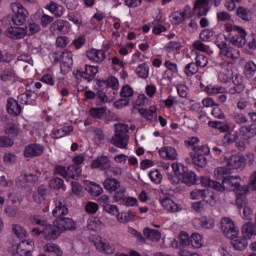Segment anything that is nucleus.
I'll return each mask as SVG.
<instances>
[{"label":"nucleus","mask_w":256,"mask_h":256,"mask_svg":"<svg viewBox=\"0 0 256 256\" xmlns=\"http://www.w3.org/2000/svg\"><path fill=\"white\" fill-rule=\"evenodd\" d=\"M225 29L227 33H229V35L225 37V41H229L234 47H245V44L247 43V40L245 39V37H247V31H245V29L231 24H226Z\"/></svg>","instance_id":"nucleus-1"},{"label":"nucleus","mask_w":256,"mask_h":256,"mask_svg":"<svg viewBox=\"0 0 256 256\" xmlns=\"http://www.w3.org/2000/svg\"><path fill=\"white\" fill-rule=\"evenodd\" d=\"M103 209L104 211H106V213H109L110 215H115L119 223H129V221H133V219H135V212L128 211L119 214V209L116 205L103 204Z\"/></svg>","instance_id":"nucleus-2"},{"label":"nucleus","mask_w":256,"mask_h":256,"mask_svg":"<svg viewBox=\"0 0 256 256\" xmlns=\"http://www.w3.org/2000/svg\"><path fill=\"white\" fill-rule=\"evenodd\" d=\"M12 11L14 15L11 17L12 22L17 27L25 25L27 23V18L29 17V12L20 3L12 4Z\"/></svg>","instance_id":"nucleus-3"},{"label":"nucleus","mask_w":256,"mask_h":256,"mask_svg":"<svg viewBox=\"0 0 256 256\" xmlns=\"http://www.w3.org/2000/svg\"><path fill=\"white\" fill-rule=\"evenodd\" d=\"M33 201L37 203V205H43V207H49V188L45 185L38 186L37 190L32 194Z\"/></svg>","instance_id":"nucleus-4"},{"label":"nucleus","mask_w":256,"mask_h":256,"mask_svg":"<svg viewBox=\"0 0 256 256\" xmlns=\"http://www.w3.org/2000/svg\"><path fill=\"white\" fill-rule=\"evenodd\" d=\"M182 177V183L191 187V185H199V178H197V174L195 172L189 170L188 167L182 166V171L180 172Z\"/></svg>","instance_id":"nucleus-5"},{"label":"nucleus","mask_w":256,"mask_h":256,"mask_svg":"<svg viewBox=\"0 0 256 256\" xmlns=\"http://www.w3.org/2000/svg\"><path fill=\"white\" fill-rule=\"evenodd\" d=\"M61 233H63V230L59 226V220H55L54 225H49L44 229V237L48 241H54V239L59 238Z\"/></svg>","instance_id":"nucleus-6"},{"label":"nucleus","mask_w":256,"mask_h":256,"mask_svg":"<svg viewBox=\"0 0 256 256\" xmlns=\"http://www.w3.org/2000/svg\"><path fill=\"white\" fill-rule=\"evenodd\" d=\"M246 163L247 159H245L244 156L232 155L227 161V166L230 169H235L236 171H243L245 169Z\"/></svg>","instance_id":"nucleus-7"},{"label":"nucleus","mask_w":256,"mask_h":256,"mask_svg":"<svg viewBox=\"0 0 256 256\" xmlns=\"http://www.w3.org/2000/svg\"><path fill=\"white\" fill-rule=\"evenodd\" d=\"M221 229L227 239L235 237V235H239V230L235 229V222H233L231 219H224L221 222Z\"/></svg>","instance_id":"nucleus-8"},{"label":"nucleus","mask_w":256,"mask_h":256,"mask_svg":"<svg viewBox=\"0 0 256 256\" xmlns=\"http://www.w3.org/2000/svg\"><path fill=\"white\" fill-rule=\"evenodd\" d=\"M50 32L53 37H60L66 35L67 27H65L64 20H56L50 25Z\"/></svg>","instance_id":"nucleus-9"},{"label":"nucleus","mask_w":256,"mask_h":256,"mask_svg":"<svg viewBox=\"0 0 256 256\" xmlns=\"http://www.w3.org/2000/svg\"><path fill=\"white\" fill-rule=\"evenodd\" d=\"M111 143L120 149H127L129 145V134L115 133L111 139Z\"/></svg>","instance_id":"nucleus-10"},{"label":"nucleus","mask_w":256,"mask_h":256,"mask_svg":"<svg viewBox=\"0 0 256 256\" xmlns=\"http://www.w3.org/2000/svg\"><path fill=\"white\" fill-rule=\"evenodd\" d=\"M92 169H101V171H107L111 169V160L108 156H98L91 164Z\"/></svg>","instance_id":"nucleus-11"},{"label":"nucleus","mask_w":256,"mask_h":256,"mask_svg":"<svg viewBox=\"0 0 256 256\" xmlns=\"http://www.w3.org/2000/svg\"><path fill=\"white\" fill-rule=\"evenodd\" d=\"M6 35L10 39H23L24 37L27 36V29L23 27H17V26L9 27L6 30Z\"/></svg>","instance_id":"nucleus-12"},{"label":"nucleus","mask_w":256,"mask_h":256,"mask_svg":"<svg viewBox=\"0 0 256 256\" xmlns=\"http://www.w3.org/2000/svg\"><path fill=\"white\" fill-rule=\"evenodd\" d=\"M239 235V234H238ZM238 235H234L230 238L231 240V245L236 249V251H243L247 249V246L249 243L247 242V237H239Z\"/></svg>","instance_id":"nucleus-13"},{"label":"nucleus","mask_w":256,"mask_h":256,"mask_svg":"<svg viewBox=\"0 0 256 256\" xmlns=\"http://www.w3.org/2000/svg\"><path fill=\"white\" fill-rule=\"evenodd\" d=\"M44 148L39 144H30L25 148V157H39L43 155Z\"/></svg>","instance_id":"nucleus-14"},{"label":"nucleus","mask_w":256,"mask_h":256,"mask_svg":"<svg viewBox=\"0 0 256 256\" xmlns=\"http://www.w3.org/2000/svg\"><path fill=\"white\" fill-rule=\"evenodd\" d=\"M58 225L64 233V231H75L77 229V223L71 218L63 217L58 220Z\"/></svg>","instance_id":"nucleus-15"},{"label":"nucleus","mask_w":256,"mask_h":256,"mask_svg":"<svg viewBox=\"0 0 256 256\" xmlns=\"http://www.w3.org/2000/svg\"><path fill=\"white\" fill-rule=\"evenodd\" d=\"M7 111L9 115H14V117H17V115H21L22 108L17 100L9 98L7 100Z\"/></svg>","instance_id":"nucleus-16"},{"label":"nucleus","mask_w":256,"mask_h":256,"mask_svg":"<svg viewBox=\"0 0 256 256\" xmlns=\"http://www.w3.org/2000/svg\"><path fill=\"white\" fill-rule=\"evenodd\" d=\"M96 83L98 87H103L104 85L105 87H111L113 91H117V89H119V80L114 76H111L106 80L97 79Z\"/></svg>","instance_id":"nucleus-17"},{"label":"nucleus","mask_w":256,"mask_h":256,"mask_svg":"<svg viewBox=\"0 0 256 256\" xmlns=\"http://www.w3.org/2000/svg\"><path fill=\"white\" fill-rule=\"evenodd\" d=\"M86 55L90 61H95L96 63H103V61H105V57H106L105 51L96 50V49L87 51Z\"/></svg>","instance_id":"nucleus-18"},{"label":"nucleus","mask_w":256,"mask_h":256,"mask_svg":"<svg viewBox=\"0 0 256 256\" xmlns=\"http://www.w3.org/2000/svg\"><path fill=\"white\" fill-rule=\"evenodd\" d=\"M190 157L192 159V163L197 165V167H207V157H205L203 153L191 152Z\"/></svg>","instance_id":"nucleus-19"},{"label":"nucleus","mask_w":256,"mask_h":256,"mask_svg":"<svg viewBox=\"0 0 256 256\" xmlns=\"http://www.w3.org/2000/svg\"><path fill=\"white\" fill-rule=\"evenodd\" d=\"M67 179L77 180L81 177V167L77 166V164H72L67 167L66 170Z\"/></svg>","instance_id":"nucleus-20"},{"label":"nucleus","mask_w":256,"mask_h":256,"mask_svg":"<svg viewBox=\"0 0 256 256\" xmlns=\"http://www.w3.org/2000/svg\"><path fill=\"white\" fill-rule=\"evenodd\" d=\"M119 187H121V182L115 178H107L104 181V188L106 191H109V193L117 191Z\"/></svg>","instance_id":"nucleus-21"},{"label":"nucleus","mask_w":256,"mask_h":256,"mask_svg":"<svg viewBox=\"0 0 256 256\" xmlns=\"http://www.w3.org/2000/svg\"><path fill=\"white\" fill-rule=\"evenodd\" d=\"M143 234L145 235V237H147V239H150V241H154L155 243L161 241V232H159V230L145 228L143 230Z\"/></svg>","instance_id":"nucleus-22"},{"label":"nucleus","mask_w":256,"mask_h":256,"mask_svg":"<svg viewBox=\"0 0 256 256\" xmlns=\"http://www.w3.org/2000/svg\"><path fill=\"white\" fill-rule=\"evenodd\" d=\"M69 214V209L67 206L63 205V203L59 202L58 205H56V208L52 211L53 217H57L56 221H59V219L63 218L64 215Z\"/></svg>","instance_id":"nucleus-23"},{"label":"nucleus","mask_w":256,"mask_h":256,"mask_svg":"<svg viewBox=\"0 0 256 256\" xmlns=\"http://www.w3.org/2000/svg\"><path fill=\"white\" fill-rule=\"evenodd\" d=\"M209 5V2L207 0H197L194 4V11H197L198 9V17H203V15H207V10L206 7Z\"/></svg>","instance_id":"nucleus-24"},{"label":"nucleus","mask_w":256,"mask_h":256,"mask_svg":"<svg viewBox=\"0 0 256 256\" xmlns=\"http://www.w3.org/2000/svg\"><path fill=\"white\" fill-rule=\"evenodd\" d=\"M242 234L244 237H251L256 235V224L253 222H247L242 226Z\"/></svg>","instance_id":"nucleus-25"},{"label":"nucleus","mask_w":256,"mask_h":256,"mask_svg":"<svg viewBox=\"0 0 256 256\" xmlns=\"http://www.w3.org/2000/svg\"><path fill=\"white\" fill-rule=\"evenodd\" d=\"M222 185L224 187V191H234L237 181H234L233 176H225L222 179Z\"/></svg>","instance_id":"nucleus-26"},{"label":"nucleus","mask_w":256,"mask_h":256,"mask_svg":"<svg viewBox=\"0 0 256 256\" xmlns=\"http://www.w3.org/2000/svg\"><path fill=\"white\" fill-rule=\"evenodd\" d=\"M244 73L247 79H253L256 73V64L253 61H249L246 63L244 68Z\"/></svg>","instance_id":"nucleus-27"},{"label":"nucleus","mask_w":256,"mask_h":256,"mask_svg":"<svg viewBox=\"0 0 256 256\" xmlns=\"http://www.w3.org/2000/svg\"><path fill=\"white\" fill-rule=\"evenodd\" d=\"M46 9H48V11H51V13L55 14V17L63 16V6L55 2H50V4L46 6Z\"/></svg>","instance_id":"nucleus-28"},{"label":"nucleus","mask_w":256,"mask_h":256,"mask_svg":"<svg viewBox=\"0 0 256 256\" xmlns=\"http://www.w3.org/2000/svg\"><path fill=\"white\" fill-rule=\"evenodd\" d=\"M44 251H47L48 253H53V255L56 256H63V250L59 247L57 244L48 243L44 246Z\"/></svg>","instance_id":"nucleus-29"},{"label":"nucleus","mask_w":256,"mask_h":256,"mask_svg":"<svg viewBox=\"0 0 256 256\" xmlns=\"http://www.w3.org/2000/svg\"><path fill=\"white\" fill-rule=\"evenodd\" d=\"M249 185H241L239 182H236L233 192L236 194V197H243L249 193Z\"/></svg>","instance_id":"nucleus-30"},{"label":"nucleus","mask_w":256,"mask_h":256,"mask_svg":"<svg viewBox=\"0 0 256 256\" xmlns=\"http://www.w3.org/2000/svg\"><path fill=\"white\" fill-rule=\"evenodd\" d=\"M236 13L238 15V17H240V19H242L243 21H251V14H250V11L243 7V6H240L236 9Z\"/></svg>","instance_id":"nucleus-31"},{"label":"nucleus","mask_w":256,"mask_h":256,"mask_svg":"<svg viewBox=\"0 0 256 256\" xmlns=\"http://www.w3.org/2000/svg\"><path fill=\"white\" fill-rule=\"evenodd\" d=\"M208 125L209 127H212V129H219L222 133H227V131H229V125L221 121H209Z\"/></svg>","instance_id":"nucleus-32"},{"label":"nucleus","mask_w":256,"mask_h":256,"mask_svg":"<svg viewBox=\"0 0 256 256\" xmlns=\"http://www.w3.org/2000/svg\"><path fill=\"white\" fill-rule=\"evenodd\" d=\"M199 71V65L197 62H190L185 66L184 73L187 77H191V75H195Z\"/></svg>","instance_id":"nucleus-33"},{"label":"nucleus","mask_w":256,"mask_h":256,"mask_svg":"<svg viewBox=\"0 0 256 256\" xmlns=\"http://www.w3.org/2000/svg\"><path fill=\"white\" fill-rule=\"evenodd\" d=\"M16 253L19 256L31 255V248L25 246V241H21L16 247Z\"/></svg>","instance_id":"nucleus-34"},{"label":"nucleus","mask_w":256,"mask_h":256,"mask_svg":"<svg viewBox=\"0 0 256 256\" xmlns=\"http://www.w3.org/2000/svg\"><path fill=\"white\" fill-rule=\"evenodd\" d=\"M240 133H242L243 135H247V133H249V135L247 136L248 139H251V137H255V135H256V125L251 124L249 126H242L240 128Z\"/></svg>","instance_id":"nucleus-35"},{"label":"nucleus","mask_w":256,"mask_h":256,"mask_svg":"<svg viewBox=\"0 0 256 256\" xmlns=\"http://www.w3.org/2000/svg\"><path fill=\"white\" fill-rule=\"evenodd\" d=\"M207 195H209V190L207 189H196L190 193L191 199H199V197H202L203 201H205Z\"/></svg>","instance_id":"nucleus-36"},{"label":"nucleus","mask_w":256,"mask_h":256,"mask_svg":"<svg viewBox=\"0 0 256 256\" xmlns=\"http://www.w3.org/2000/svg\"><path fill=\"white\" fill-rule=\"evenodd\" d=\"M136 73L138 74V76H140L142 79H147V77H149V66H147V64H140L137 68H136Z\"/></svg>","instance_id":"nucleus-37"},{"label":"nucleus","mask_w":256,"mask_h":256,"mask_svg":"<svg viewBox=\"0 0 256 256\" xmlns=\"http://www.w3.org/2000/svg\"><path fill=\"white\" fill-rule=\"evenodd\" d=\"M24 29H26V35L31 37L32 35H35L41 31V26L36 23H30Z\"/></svg>","instance_id":"nucleus-38"},{"label":"nucleus","mask_w":256,"mask_h":256,"mask_svg":"<svg viewBox=\"0 0 256 256\" xmlns=\"http://www.w3.org/2000/svg\"><path fill=\"white\" fill-rule=\"evenodd\" d=\"M88 193L93 197H99L103 193V188L99 184L92 183V186L88 187Z\"/></svg>","instance_id":"nucleus-39"},{"label":"nucleus","mask_w":256,"mask_h":256,"mask_svg":"<svg viewBox=\"0 0 256 256\" xmlns=\"http://www.w3.org/2000/svg\"><path fill=\"white\" fill-rule=\"evenodd\" d=\"M107 111V108L100 107V108H92L90 109V115L91 117H95L96 119H101L103 115H105V112Z\"/></svg>","instance_id":"nucleus-40"},{"label":"nucleus","mask_w":256,"mask_h":256,"mask_svg":"<svg viewBox=\"0 0 256 256\" xmlns=\"http://www.w3.org/2000/svg\"><path fill=\"white\" fill-rule=\"evenodd\" d=\"M49 186L52 189H56L57 191H59V189H63L64 181L61 178H53L52 180H50Z\"/></svg>","instance_id":"nucleus-41"},{"label":"nucleus","mask_w":256,"mask_h":256,"mask_svg":"<svg viewBox=\"0 0 256 256\" xmlns=\"http://www.w3.org/2000/svg\"><path fill=\"white\" fill-rule=\"evenodd\" d=\"M201 226L204 227V229H211L213 225H215V220L212 218H207V216H202L200 218Z\"/></svg>","instance_id":"nucleus-42"},{"label":"nucleus","mask_w":256,"mask_h":256,"mask_svg":"<svg viewBox=\"0 0 256 256\" xmlns=\"http://www.w3.org/2000/svg\"><path fill=\"white\" fill-rule=\"evenodd\" d=\"M187 9H189V6L185 7V11L180 12L179 14H175L173 16V21L175 25H179L180 23H183L185 21V16L187 15Z\"/></svg>","instance_id":"nucleus-43"},{"label":"nucleus","mask_w":256,"mask_h":256,"mask_svg":"<svg viewBox=\"0 0 256 256\" xmlns=\"http://www.w3.org/2000/svg\"><path fill=\"white\" fill-rule=\"evenodd\" d=\"M149 177L151 181H153V183H156V184L161 183V180L163 179L161 172H159V170L157 169L150 171Z\"/></svg>","instance_id":"nucleus-44"},{"label":"nucleus","mask_w":256,"mask_h":256,"mask_svg":"<svg viewBox=\"0 0 256 256\" xmlns=\"http://www.w3.org/2000/svg\"><path fill=\"white\" fill-rule=\"evenodd\" d=\"M133 88L129 85H125L122 87L120 92V97H123L124 99H128V97H133Z\"/></svg>","instance_id":"nucleus-45"},{"label":"nucleus","mask_w":256,"mask_h":256,"mask_svg":"<svg viewBox=\"0 0 256 256\" xmlns=\"http://www.w3.org/2000/svg\"><path fill=\"white\" fill-rule=\"evenodd\" d=\"M190 245L196 249H199V247H201V235L197 233L192 234L190 237Z\"/></svg>","instance_id":"nucleus-46"},{"label":"nucleus","mask_w":256,"mask_h":256,"mask_svg":"<svg viewBox=\"0 0 256 256\" xmlns=\"http://www.w3.org/2000/svg\"><path fill=\"white\" fill-rule=\"evenodd\" d=\"M86 213L91 215H95L97 211H99V205L95 202H88L85 206Z\"/></svg>","instance_id":"nucleus-47"},{"label":"nucleus","mask_w":256,"mask_h":256,"mask_svg":"<svg viewBox=\"0 0 256 256\" xmlns=\"http://www.w3.org/2000/svg\"><path fill=\"white\" fill-rule=\"evenodd\" d=\"M98 73H99V67L91 66V65H86L85 71H83V75H91L94 78Z\"/></svg>","instance_id":"nucleus-48"},{"label":"nucleus","mask_w":256,"mask_h":256,"mask_svg":"<svg viewBox=\"0 0 256 256\" xmlns=\"http://www.w3.org/2000/svg\"><path fill=\"white\" fill-rule=\"evenodd\" d=\"M125 188L119 187L116 191H114L115 195L113 196L114 201L123 203V199H125Z\"/></svg>","instance_id":"nucleus-49"},{"label":"nucleus","mask_w":256,"mask_h":256,"mask_svg":"<svg viewBox=\"0 0 256 256\" xmlns=\"http://www.w3.org/2000/svg\"><path fill=\"white\" fill-rule=\"evenodd\" d=\"M214 35H215V31L205 29V30H202L199 37H200L201 41H209L211 39V37H213Z\"/></svg>","instance_id":"nucleus-50"},{"label":"nucleus","mask_w":256,"mask_h":256,"mask_svg":"<svg viewBox=\"0 0 256 256\" xmlns=\"http://www.w3.org/2000/svg\"><path fill=\"white\" fill-rule=\"evenodd\" d=\"M13 233L20 239H23V237H26L27 231L22 228L20 225H14L12 228Z\"/></svg>","instance_id":"nucleus-51"},{"label":"nucleus","mask_w":256,"mask_h":256,"mask_svg":"<svg viewBox=\"0 0 256 256\" xmlns=\"http://www.w3.org/2000/svg\"><path fill=\"white\" fill-rule=\"evenodd\" d=\"M207 63H209V59L205 55L199 54L196 56V65L198 67H207Z\"/></svg>","instance_id":"nucleus-52"},{"label":"nucleus","mask_w":256,"mask_h":256,"mask_svg":"<svg viewBox=\"0 0 256 256\" xmlns=\"http://www.w3.org/2000/svg\"><path fill=\"white\" fill-rule=\"evenodd\" d=\"M115 133H119L120 135H127V133H129L127 124H115Z\"/></svg>","instance_id":"nucleus-53"},{"label":"nucleus","mask_w":256,"mask_h":256,"mask_svg":"<svg viewBox=\"0 0 256 256\" xmlns=\"http://www.w3.org/2000/svg\"><path fill=\"white\" fill-rule=\"evenodd\" d=\"M180 243L185 247H189V245H191V238L187 232H180Z\"/></svg>","instance_id":"nucleus-54"},{"label":"nucleus","mask_w":256,"mask_h":256,"mask_svg":"<svg viewBox=\"0 0 256 256\" xmlns=\"http://www.w3.org/2000/svg\"><path fill=\"white\" fill-rule=\"evenodd\" d=\"M14 142L7 136H0V147H13Z\"/></svg>","instance_id":"nucleus-55"},{"label":"nucleus","mask_w":256,"mask_h":256,"mask_svg":"<svg viewBox=\"0 0 256 256\" xmlns=\"http://www.w3.org/2000/svg\"><path fill=\"white\" fill-rule=\"evenodd\" d=\"M193 151L194 153H202L204 157L211 153V149L208 146H194Z\"/></svg>","instance_id":"nucleus-56"},{"label":"nucleus","mask_w":256,"mask_h":256,"mask_svg":"<svg viewBox=\"0 0 256 256\" xmlns=\"http://www.w3.org/2000/svg\"><path fill=\"white\" fill-rule=\"evenodd\" d=\"M62 63H71L73 61V53L71 51L61 52Z\"/></svg>","instance_id":"nucleus-57"},{"label":"nucleus","mask_w":256,"mask_h":256,"mask_svg":"<svg viewBox=\"0 0 256 256\" xmlns=\"http://www.w3.org/2000/svg\"><path fill=\"white\" fill-rule=\"evenodd\" d=\"M180 174L177 173H168L167 178L172 183V185H179V182L181 181V178L179 177Z\"/></svg>","instance_id":"nucleus-58"},{"label":"nucleus","mask_w":256,"mask_h":256,"mask_svg":"<svg viewBox=\"0 0 256 256\" xmlns=\"http://www.w3.org/2000/svg\"><path fill=\"white\" fill-rule=\"evenodd\" d=\"M210 189H214V191H219L220 193H223L225 191V187L223 186V182H217L215 180H212L210 182Z\"/></svg>","instance_id":"nucleus-59"},{"label":"nucleus","mask_w":256,"mask_h":256,"mask_svg":"<svg viewBox=\"0 0 256 256\" xmlns=\"http://www.w3.org/2000/svg\"><path fill=\"white\" fill-rule=\"evenodd\" d=\"M127 105H129V98H121L114 102L116 109H123V107H127Z\"/></svg>","instance_id":"nucleus-60"},{"label":"nucleus","mask_w":256,"mask_h":256,"mask_svg":"<svg viewBox=\"0 0 256 256\" xmlns=\"http://www.w3.org/2000/svg\"><path fill=\"white\" fill-rule=\"evenodd\" d=\"M205 91L206 93L215 95L217 93H223V87H215V86L209 85L205 87Z\"/></svg>","instance_id":"nucleus-61"},{"label":"nucleus","mask_w":256,"mask_h":256,"mask_svg":"<svg viewBox=\"0 0 256 256\" xmlns=\"http://www.w3.org/2000/svg\"><path fill=\"white\" fill-rule=\"evenodd\" d=\"M69 43V38L66 36H57L56 39V45L57 47H67V44Z\"/></svg>","instance_id":"nucleus-62"},{"label":"nucleus","mask_w":256,"mask_h":256,"mask_svg":"<svg viewBox=\"0 0 256 256\" xmlns=\"http://www.w3.org/2000/svg\"><path fill=\"white\" fill-rule=\"evenodd\" d=\"M181 47V44L179 42H169L165 49L168 53H171V51H177V49H179Z\"/></svg>","instance_id":"nucleus-63"},{"label":"nucleus","mask_w":256,"mask_h":256,"mask_svg":"<svg viewBox=\"0 0 256 256\" xmlns=\"http://www.w3.org/2000/svg\"><path fill=\"white\" fill-rule=\"evenodd\" d=\"M5 133L10 137H17V135H19V130L15 127V125H12L5 129Z\"/></svg>","instance_id":"nucleus-64"}]
</instances>
